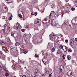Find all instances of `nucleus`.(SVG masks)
<instances>
[{
    "mask_svg": "<svg viewBox=\"0 0 77 77\" xmlns=\"http://www.w3.org/2000/svg\"><path fill=\"white\" fill-rule=\"evenodd\" d=\"M56 13L53 11H51V14L49 17L43 20V24H45L46 27H48V26H49V23H50V21L51 18L54 17Z\"/></svg>",
    "mask_w": 77,
    "mask_h": 77,
    "instance_id": "1",
    "label": "nucleus"
},
{
    "mask_svg": "<svg viewBox=\"0 0 77 77\" xmlns=\"http://www.w3.org/2000/svg\"><path fill=\"white\" fill-rule=\"evenodd\" d=\"M56 38V35L54 34L53 35L51 34L50 35V39L51 41H52L53 39H54Z\"/></svg>",
    "mask_w": 77,
    "mask_h": 77,
    "instance_id": "2",
    "label": "nucleus"
},
{
    "mask_svg": "<svg viewBox=\"0 0 77 77\" xmlns=\"http://www.w3.org/2000/svg\"><path fill=\"white\" fill-rule=\"evenodd\" d=\"M73 72L71 70H69L67 72V75L69 77H72L73 76Z\"/></svg>",
    "mask_w": 77,
    "mask_h": 77,
    "instance_id": "3",
    "label": "nucleus"
},
{
    "mask_svg": "<svg viewBox=\"0 0 77 77\" xmlns=\"http://www.w3.org/2000/svg\"><path fill=\"white\" fill-rule=\"evenodd\" d=\"M18 16L21 20H23V17H22V15H21L22 14H23L22 13V11H18Z\"/></svg>",
    "mask_w": 77,
    "mask_h": 77,
    "instance_id": "4",
    "label": "nucleus"
},
{
    "mask_svg": "<svg viewBox=\"0 0 77 77\" xmlns=\"http://www.w3.org/2000/svg\"><path fill=\"white\" fill-rule=\"evenodd\" d=\"M0 58L3 60H6V59L5 56L2 53V52H0Z\"/></svg>",
    "mask_w": 77,
    "mask_h": 77,
    "instance_id": "5",
    "label": "nucleus"
},
{
    "mask_svg": "<svg viewBox=\"0 0 77 77\" xmlns=\"http://www.w3.org/2000/svg\"><path fill=\"white\" fill-rule=\"evenodd\" d=\"M42 55L43 56H44V57H47V52L46 51H42Z\"/></svg>",
    "mask_w": 77,
    "mask_h": 77,
    "instance_id": "6",
    "label": "nucleus"
},
{
    "mask_svg": "<svg viewBox=\"0 0 77 77\" xmlns=\"http://www.w3.org/2000/svg\"><path fill=\"white\" fill-rule=\"evenodd\" d=\"M53 47V45L51 43H48L47 47L48 48V49H51Z\"/></svg>",
    "mask_w": 77,
    "mask_h": 77,
    "instance_id": "7",
    "label": "nucleus"
},
{
    "mask_svg": "<svg viewBox=\"0 0 77 77\" xmlns=\"http://www.w3.org/2000/svg\"><path fill=\"white\" fill-rule=\"evenodd\" d=\"M11 36H13L14 38H16V37H17V33L16 32H13L11 33Z\"/></svg>",
    "mask_w": 77,
    "mask_h": 77,
    "instance_id": "8",
    "label": "nucleus"
},
{
    "mask_svg": "<svg viewBox=\"0 0 77 77\" xmlns=\"http://www.w3.org/2000/svg\"><path fill=\"white\" fill-rule=\"evenodd\" d=\"M11 48H12V50L14 51H15L17 50V48H15L14 46H13L12 47H11Z\"/></svg>",
    "mask_w": 77,
    "mask_h": 77,
    "instance_id": "9",
    "label": "nucleus"
},
{
    "mask_svg": "<svg viewBox=\"0 0 77 77\" xmlns=\"http://www.w3.org/2000/svg\"><path fill=\"white\" fill-rule=\"evenodd\" d=\"M2 9L4 11H8V8H7V7H5V6L3 7Z\"/></svg>",
    "mask_w": 77,
    "mask_h": 77,
    "instance_id": "10",
    "label": "nucleus"
},
{
    "mask_svg": "<svg viewBox=\"0 0 77 77\" xmlns=\"http://www.w3.org/2000/svg\"><path fill=\"white\" fill-rule=\"evenodd\" d=\"M42 61L44 65H47V64H48V62H47V60H42Z\"/></svg>",
    "mask_w": 77,
    "mask_h": 77,
    "instance_id": "11",
    "label": "nucleus"
},
{
    "mask_svg": "<svg viewBox=\"0 0 77 77\" xmlns=\"http://www.w3.org/2000/svg\"><path fill=\"white\" fill-rule=\"evenodd\" d=\"M34 23L35 24H38L39 23V19H36L35 20Z\"/></svg>",
    "mask_w": 77,
    "mask_h": 77,
    "instance_id": "12",
    "label": "nucleus"
},
{
    "mask_svg": "<svg viewBox=\"0 0 77 77\" xmlns=\"http://www.w3.org/2000/svg\"><path fill=\"white\" fill-rule=\"evenodd\" d=\"M51 25L53 27H54V26H56V23L55 22H51Z\"/></svg>",
    "mask_w": 77,
    "mask_h": 77,
    "instance_id": "13",
    "label": "nucleus"
},
{
    "mask_svg": "<svg viewBox=\"0 0 77 77\" xmlns=\"http://www.w3.org/2000/svg\"><path fill=\"white\" fill-rule=\"evenodd\" d=\"M72 22L73 24H76V22H75V20H72Z\"/></svg>",
    "mask_w": 77,
    "mask_h": 77,
    "instance_id": "14",
    "label": "nucleus"
},
{
    "mask_svg": "<svg viewBox=\"0 0 77 77\" xmlns=\"http://www.w3.org/2000/svg\"><path fill=\"white\" fill-rule=\"evenodd\" d=\"M70 44L71 45H74V41L73 40H71Z\"/></svg>",
    "mask_w": 77,
    "mask_h": 77,
    "instance_id": "15",
    "label": "nucleus"
},
{
    "mask_svg": "<svg viewBox=\"0 0 77 77\" xmlns=\"http://www.w3.org/2000/svg\"><path fill=\"white\" fill-rule=\"evenodd\" d=\"M3 68L4 71H5V72H8V70L7 69H6V67H3Z\"/></svg>",
    "mask_w": 77,
    "mask_h": 77,
    "instance_id": "16",
    "label": "nucleus"
},
{
    "mask_svg": "<svg viewBox=\"0 0 77 77\" xmlns=\"http://www.w3.org/2000/svg\"><path fill=\"white\" fill-rule=\"evenodd\" d=\"M51 8L52 9L55 8V5H54V4H52L51 6Z\"/></svg>",
    "mask_w": 77,
    "mask_h": 77,
    "instance_id": "17",
    "label": "nucleus"
},
{
    "mask_svg": "<svg viewBox=\"0 0 77 77\" xmlns=\"http://www.w3.org/2000/svg\"><path fill=\"white\" fill-rule=\"evenodd\" d=\"M15 45L16 46H19V45H20V43L18 42H16L15 43Z\"/></svg>",
    "mask_w": 77,
    "mask_h": 77,
    "instance_id": "18",
    "label": "nucleus"
},
{
    "mask_svg": "<svg viewBox=\"0 0 77 77\" xmlns=\"http://www.w3.org/2000/svg\"><path fill=\"white\" fill-rule=\"evenodd\" d=\"M67 58L68 60H71V56L70 55H68Z\"/></svg>",
    "mask_w": 77,
    "mask_h": 77,
    "instance_id": "19",
    "label": "nucleus"
},
{
    "mask_svg": "<svg viewBox=\"0 0 77 77\" xmlns=\"http://www.w3.org/2000/svg\"><path fill=\"white\" fill-rule=\"evenodd\" d=\"M5 76H6V77H8V76H9V74L8 73H6L5 74Z\"/></svg>",
    "mask_w": 77,
    "mask_h": 77,
    "instance_id": "20",
    "label": "nucleus"
},
{
    "mask_svg": "<svg viewBox=\"0 0 77 77\" xmlns=\"http://www.w3.org/2000/svg\"><path fill=\"white\" fill-rule=\"evenodd\" d=\"M57 8H58V10H60V8H61V7H60V5H58L57 6Z\"/></svg>",
    "mask_w": 77,
    "mask_h": 77,
    "instance_id": "21",
    "label": "nucleus"
},
{
    "mask_svg": "<svg viewBox=\"0 0 77 77\" xmlns=\"http://www.w3.org/2000/svg\"><path fill=\"white\" fill-rule=\"evenodd\" d=\"M44 32H45V31H44V29H43L42 30V31H41V33H42V34H44Z\"/></svg>",
    "mask_w": 77,
    "mask_h": 77,
    "instance_id": "22",
    "label": "nucleus"
},
{
    "mask_svg": "<svg viewBox=\"0 0 77 77\" xmlns=\"http://www.w3.org/2000/svg\"><path fill=\"white\" fill-rule=\"evenodd\" d=\"M65 48L66 50V51H64V52H66V51H68V47H66Z\"/></svg>",
    "mask_w": 77,
    "mask_h": 77,
    "instance_id": "23",
    "label": "nucleus"
},
{
    "mask_svg": "<svg viewBox=\"0 0 77 77\" xmlns=\"http://www.w3.org/2000/svg\"><path fill=\"white\" fill-rule=\"evenodd\" d=\"M14 29L17 30V29H18V26H15L14 27Z\"/></svg>",
    "mask_w": 77,
    "mask_h": 77,
    "instance_id": "24",
    "label": "nucleus"
},
{
    "mask_svg": "<svg viewBox=\"0 0 77 77\" xmlns=\"http://www.w3.org/2000/svg\"><path fill=\"white\" fill-rule=\"evenodd\" d=\"M54 51H55V48H54V47H53L52 49V52H54Z\"/></svg>",
    "mask_w": 77,
    "mask_h": 77,
    "instance_id": "25",
    "label": "nucleus"
},
{
    "mask_svg": "<svg viewBox=\"0 0 77 77\" xmlns=\"http://www.w3.org/2000/svg\"><path fill=\"white\" fill-rule=\"evenodd\" d=\"M42 60H47V57H44V58L42 59Z\"/></svg>",
    "mask_w": 77,
    "mask_h": 77,
    "instance_id": "26",
    "label": "nucleus"
},
{
    "mask_svg": "<svg viewBox=\"0 0 77 77\" xmlns=\"http://www.w3.org/2000/svg\"><path fill=\"white\" fill-rule=\"evenodd\" d=\"M45 1L46 3H49L50 2V0H45Z\"/></svg>",
    "mask_w": 77,
    "mask_h": 77,
    "instance_id": "27",
    "label": "nucleus"
},
{
    "mask_svg": "<svg viewBox=\"0 0 77 77\" xmlns=\"http://www.w3.org/2000/svg\"><path fill=\"white\" fill-rule=\"evenodd\" d=\"M60 49H62L63 48V46L62 45H60Z\"/></svg>",
    "mask_w": 77,
    "mask_h": 77,
    "instance_id": "28",
    "label": "nucleus"
},
{
    "mask_svg": "<svg viewBox=\"0 0 77 77\" xmlns=\"http://www.w3.org/2000/svg\"><path fill=\"white\" fill-rule=\"evenodd\" d=\"M68 51L69 53H71V52L72 51L71 50V49H69L68 50Z\"/></svg>",
    "mask_w": 77,
    "mask_h": 77,
    "instance_id": "29",
    "label": "nucleus"
},
{
    "mask_svg": "<svg viewBox=\"0 0 77 77\" xmlns=\"http://www.w3.org/2000/svg\"><path fill=\"white\" fill-rule=\"evenodd\" d=\"M4 51H5V53H8V52H9V51L6 49Z\"/></svg>",
    "mask_w": 77,
    "mask_h": 77,
    "instance_id": "30",
    "label": "nucleus"
},
{
    "mask_svg": "<svg viewBox=\"0 0 77 77\" xmlns=\"http://www.w3.org/2000/svg\"><path fill=\"white\" fill-rule=\"evenodd\" d=\"M25 51H26V50L25 49H24L23 51V53H25V54H26V53H27V52H26Z\"/></svg>",
    "mask_w": 77,
    "mask_h": 77,
    "instance_id": "31",
    "label": "nucleus"
},
{
    "mask_svg": "<svg viewBox=\"0 0 77 77\" xmlns=\"http://www.w3.org/2000/svg\"><path fill=\"white\" fill-rule=\"evenodd\" d=\"M25 30H26V29H21L22 32H25Z\"/></svg>",
    "mask_w": 77,
    "mask_h": 77,
    "instance_id": "32",
    "label": "nucleus"
},
{
    "mask_svg": "<svg viewBox=\"0 0 77 77\" xmlns=\"http://www.w3.org/2000/svg\"><path fill=\"white\" fill-rule=\"evenodd\" d=\"M67 8H71V6L69 5H67Z\"/></svg>",
    "mask_w": 77,
    "mask_h": 77,
    "instance_id": "33",
    "label": "nucleus"
},
{
    "mask_svg": "<svg viewBox=\"0 0 77 77\" xmlns=\"http://www.w3.org/2000/svg\"><path fill=\"white\" fill-rule=\"evenodd\" d=\"M71 10H72V11H74V10H75V8H71Z\"/></svg>",
    "mask_w": 77,
    "mask_h": 77,
    "instance_id": "34",
    "label": "nucleus"
},
{
    "mask_svg": "<svg viewBox=\"0 0 77 77\" xmlns=\"http://www.w3.org/2000/svg\"><path fill=\"white\" fill-rule=\"evenodd\" d=\"M49 77H51L52 76V73H51L49 75Z\"/></svg>",
    "mask_w": 77,
    "mask_h": 77,
    "instance_id": "35",
    "label": "nucleus"
},
{
    "mask_svg": "<svg viewBox=\"0 0 77 77\" xmlns=\"http://www.w3.org/2000/svg\"><path fill=\"white\" fill-rule=\"evenodd\" d=\"M72 62L73 63H74L75 62V61H74V60H72Z\"/></svg>",
    "mask_w": 77,
    "mask_h": 77,
    "instance_id": "36",
    "label": "nucleus"
},
{
    "mask_svg": "<svg viewBox=\"0 0 77 77\" xmlns=\"http://www.w3.org/2000/svg\"><path fill=\"white\" fill-rule=\"evenodd\" d=\"M64 12H65L66 13H68V10H65Z\"/></svg>",
    "mask_w": 77,
    "mask_h": 77,
    "instance_id": "37",
    "label": "nucleus"
},
{
    "mask_svg": "<svg viewBox=\"0 0 77 77\" xmlns=\"http://www.w3.org/2000/svg\"><path fill=\"white\" fill-rule=\"evenodd\" d=\"M2 49L3 50H4V51L5 50H6V48L5 47H2Z\"/></svg>",
    "mask_w": 77,
    "mask_h": 77,
    "instance_id": "38",
    "label": "nucleus"
},
{
    "mask_svg": "<svg viewBox=\"0 0 77 77\" xmlns=\"http://www.w3.org/2000/svg\"><path fill=\"white\" fill-rule=\"evenodd\" d=\"M7 26V25H6V24H5V25H4V27H5V28H6V27Z\"/></svg>",
    "mask_w": 77,
    "mask_h": 77,
    "instance_id": "39",
    "label": "nucleus"
},
{
    "mask_svg": "<svg viewBox=\"0 0 77 77\" xmlns=\"http://www.w3.org/2000/svg\"><path fill=\"white\" fill-rule=\"evenodd\" d=\"M37 15H38V13H37V12H35V16H36Z\"/></svg>",
    "mask_w": 77,
    "mask_h": 77,
    "instance_id": "40",
    "label": "nucleus"
},
{
    "mask_svg": "<svg viewBox=\"0 0 77 77\" xmlns=\"http://www.w3.org/2000/svg\"><path fill=\"white\" fill-rule=\"evenodd\" d=\"M40 39H41V41H39V42H42V38H40Z\"/></svg>",
    "mask_w": 77,
    "mask_h": 77,
    "instance_id": "41",
    "label": "nucleus"
},
{
    "mask_svg": "<svg viewBox=\"0 0 77 77\" xmlns=\"http://www.w3.org/2000/svg\"><path fill=\"white\" fill-rule=\"evenodd\" d=\"M42 76H43V77H45V76H46V74H43L42 75Z\"/></svg>",
    "mask_w": 77,
    "mask_h": 77,
    "instance_id": "42",
    "label": "nucleus"
},
{
    "mask_svg": "<svg viewBox=\"0 0 77 77\" xmlns=\"http://www.w3.org/2000/svg\"><path fill=\"white\" fill-rule=\"evenodd\" d=\"M65 41L66 42V43H68V40H67V39H66L65 40Z\"/></svg>",
    "mask_w": 77,
    "mask_h": 77,
    "instance_id": "43",
    "label": "nucleus"
},
{
    "mask_svg": "<svg viewBox=\"0 0 77 77\" xmlns=\"http://www.w3.org/2000/svg\"><path fill=\"white\" fill-rule=\"evenodd\" d=\"M1 44H5V43H4V42H2L0 43Z\"/></svg>",
    "mask_w": 77,
    "mask_h": 77,
    "instance_id": "44",
    "label": "nucleus"
},
{
    "mask_svg": "<svg viewBox=\"0 0 77 77\" xmlns=\"http://www.w3.org/2000/svg\"><path fill=\"white\" fill-rule=\"evenodd\" d=\"M26 36H27V35L26 34H24L23 35V37H26Z\"/></svg>",
    "mask_w": 77,
    "mask_h": 77,
    "instance_id": "45",
    "label": "nucleus"
},
{
    "mask_svg": "<svg viewBox=\"0 0 77 77\" xmlns=\"http://www.w3.org/2000/svg\"><path fill=\"white\" fill-rule=\"evenodd\" d=\"M68 23V21H66L65 22H64L65 24H67Z\"/></svg>",
    "mask_w": 77,
    "mask_h": 77,
    "instance_id": "46",
    "label": "nucleus"
},
{
    "mask_svg": "<svg viewBox=\"0 0 77 77\" xmlns=\"http://www.w3.org/2000/svg\"><path fill=\"white\" fill-rule=\"evenodd\" d=\"M21 47L22 48H24V45H21Z\"/></svg>",
    "mask_w": 77,
    "mask_h": 77,
    "instance_id": "47",
    "label": "nucleus"
},
{
    "mask_svg": "<svg viewBox=\"0 0 77 77\" xmlns=\"http://www.w3.org/2000/svg\"><path fill=\"white\" fill-rule=\"evenodd\" d=\"M1 31L2 32H5V30L4 29H2Z\"/></svg>",
    "mask_w": 77,
    "mask_h": 77,
    "instance_id": "48",
    "label": "nucleus"
},
{
    "mask_svg": "<svg viewBox=\"0 0 77 77\" xmlns=\"http://www.w3.org/2000/svg\"><path fill=\"white\" fill-rule=\"evenodd\" d=\"M27 29H28V30H30V29L31 28H30V27H27Z\"/></svg>",
    "mask_w": 77,
    "mask_h": 77,
    "instance_id": "49",
    "label": "nucleus"
},
{
    "mask_svg": "<svg viewBox=\"0 0 77 77\" xmlns=\"http://www.w3.org/2000/svg\"><path fill=\"white\" fill-rule=\"evenodd\" d=\"M17 1L18 3H19L20 1V0H17Z\"/></svg>",
    "mask_w": 77,
    "mask_h": 77,
    "instance_id": "50",
    "label": "nucleus"
},
{
    "mask_svg": "<svg viewBox=\"0 0 77 77\" xmlns=\"http://www.w3.org/2000/svg\"><path fill=\"white\" fill-rule=\"evenodd\" d=\"M35 57H38V55H37L36 54H35Z\"/></svg>",
    "mask_w": 77,
    "mask_h": 77,
    "instance_id": "51",
    "label": "nucleus"
},
{
    "mask_svg": "<svg viewBox=\"0 0 77 77\" xmlns=\"http://www.w3.org/2000/svg\"><path fill=\"white\" fill-rule=\"evenodd\" d=\"M33 14V12L31 13V14H32V15H34V14Z\"/></svg>",
    "mask_w": 77,
    "mask_h": 77,
    "instance_id": "52",
    "label": "nucleus"
},
{
    "mask_svg": "<svg viewBox=\"0 0 77 77\" xmlns=\"http://www.w3.org/2000/svg\"><path fill=\"white\" fill-rule=\"evenodd\" d=\"M75 22H76V24H77V20H75Z\"/></svg>",
    "mask_w": 77,
    "mask_h": 77,
    "instance_id": "53",
    "label": "nucleus"
},
{
    "mask_svg": "<svg viewBox=\"0 0 77 77\" xmlns=\"http://www.w3.org/2000/svg\"><path fill=\"white\" fill-rule=\"evenodd\" d=\"M66 2H68V1H69V0H65Z\"/></svg>",
    "mask_w": 77,
    "mask_h": 77,
    "instance_id": "54",
    "label": "nucleus"
},
{
    "mask_svg": "<svg viewBox=\"0 0 77 77\" xmlns=\"http://www.w3.org/2000/svg\"><path fill=\"white\" fill-rule=\"evenodd\" d=\"M64 56H65V55H63L62 56V57L63 58L64 57Z\"/></svg>",
    "mask_w": 77,
    "mask_h": 77,
    "instance_id": "55",
    "label": "nucleus"
},
{
    "mask_svg": "<svg viewBox=\"0 0 77 77\" xmlns=\"http://www.w3.org/2000/svg\"><path fill=\"white\" fill-rule=\"evenodd\" d=\"M75 41H76V42H77V38L75 39Z\"/></svg>",
    "mask_w": 77,
    "mask_h": 77,
    "instance_id": "56",
    "label": "nucleus"
},
{
    "mask_svg": "<svg viewBox=\"0 0 77 77\" xmlns=\"http://www.w3.org/2000/svg\"><path fill=\"white\" fill-rule=\"evenodd\" d=\"M5 17H3V18H2V19H5Z\"/></svg>",
    "mask_w": 77,
    "mask_h": 77,
    "instance_id": "57",
    "label": "nucleus"
},
{
    "mask_svg": "<svg viewBox=\"0 0 77 77\" xmlns=\"http://www.w3.org/2000/svg\"><path fill=\"white\" fill-rule=\"evenodd\" d=\"M10 20H12V18H11V17H10Z\"/></svg>",
    "mask_w": 77,
    "mask_h": 77,
    "instance_id": "58",
    "label": "nucleus"
},
{
    "mask_svg": "<svg viewBox=\"0 0 77 77\" xmlns=\"http://www.w3.org/2000/svg\"><path fill=\"white\" fill-rule=\"evenodd\" d=\"M23 18H24V14H23Z\"/></svg>",
    "mask_w": 77,
    "mask_h": 77,
    "instance_id": "59",
    "label": "nucleus"
},
{
    "mask_svg": "<svg viewBox=\"0 0 77 77\" xmlns=\"http://www.w3.org/2000/svg\"><path fill=\"white\" fill-rule=\"evenodd\" d=\"M63 59H65V57H63Z\"/></svg>",
    "mask_w": 77,
    "mask_h": 77,
    "instance_id": "60",
    "label": "nucleus"
},
{
    "mask_svg": "<svg viewBox=\"0 0 77 77\" xmlns=\"http://www.w3.org/2000/svg\"><path fill=\"white\" fill-rule=\"evenodd\" d=\"M63 51H65V50L63 49Z\"/></svg>",
    "mask_w": 77,
    "mask_h": 77,
    "instance_id": "61",
    "label": "nucleus"
},
{
    "mask_svg": "<svg viewBox=\"0 0 77 77\" xmlns=\"http://www.w3.org/2000/svg\"><path fill=\"white\" fill-rule=\"evenodd\" d=\"M2 67H1V66L0 65V68H1Z\"/></svg>",
    "mask_w": 77,
    "mask_h": 77,
    "instance_id": "62",
    "label": "nucleus"
},
{
    "mask_svg": "<svg viewBox=\"0 0 77 77\" xmlns=\"http://www.w3.org/2000/svg\"><path fill=\"white\" fill-rule=\"evenodd\" d=\"M13 77H16V76H14Z\"/></svg>",
    "mask_w": 77,
    "mask_h": 77,
    "instance_id": "63",
    "label": "nucleus"
},
{
    "mask_svg": "<svg viewBox=\"0 0 77 77\" xmlns=\"http://www.w3.org/2000/svg\"><path fill=\"white\" fill-rule=\"evenodd\" d=\"M9 0H6V1H9Z\"/></svg>",
    "mask_w": 77,
    "mask_h": 77,
    "instance_id": "64",
    "label": "nucleus"
}]
</instances>
